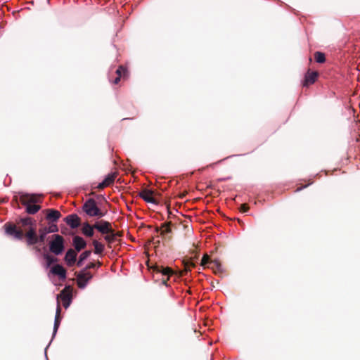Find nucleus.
Segmentation results:
<instances>
[{
	"label": "nucleus",
	"mask_w": 360,
	"mask_h": 360,
	"mask_svg": "<svg viewBox=\"0 0 360 360\" xmlns=\"http://www.w3.org/2000/svg\"><path fill=\"white\" fill-rule=\"evenodd\" d=\"M36 226V220L27 217L20 218L15 223L6 222L3 227L7 236L18 240H22L25 238L27 245L32 246L38 243Z\"/></svg>",
	"instance_id": "f257e3e1"
},
{
	"label": "nucleus",
	"mask_w": 360,
	"mask_h": 360,
	"mask_svg": "<svg viewBox=\"0 0 360 360\" xmlns=\"http://www.w3.org/2000/svg\"><path fill=\"white\" fill-rule=\"evenodd\" d=\"M20 202L26 207V212L30 214L37 213L40 209V205H35L40 202V196L34 194H22L20 196Z\"/></svg>",
	"instance_id": "f03ea898"
},
{
	"label": "nucleus",
	"mask_w": 360,
	"mask_h": 360,
	"mask_svg": "<svg viewBox=\"0 0 360 360\" xmlns=\"http://www.w3.org/2000/svg\"><path fill=\"white\" fill-rule=\"evenodd\" d=\"M84 212L89 217H102L105 213L103 212L96 205L93 198L88 199L83 205Z\"/></svg>",
	"instance_id": "7ed1b4c3"
},
{
	"label": "nucleus",
	"mask_w": 360,
	"mask_h": 360,
	"mask_svg": "<svg viewBox=\"0 0 360 360\" xmlns=\"http://www.w3.org/2000/svg\"><path fill=\"white\" fill-rule=\"evenodd\" d=\"M53 239L49 243V250L56 255H59L65 248L64 238L58 234L53 235Z\"/></svg>",
	"instance_id": "20e7f679"
},
{
	"label": "nucleus",
	"mask_w": 360,
	"mask_h": 360,
	"mask_svg": "<svg viewBox=\"0 0 360 360\" xmlns=\"http://www.w3.org/2000/svg\"><path fill=\"white\" fill-rule=\"evenodd\" d=\"M147 266L149 269H152L153 272L156 274H160L162 276H167V279H163L162 281V284L167 286V281L169 279V277L174 274V271L169 267H163L158 264L150 266L148 262H147Z\"/></svg>",
	"instance_id": "39448f33"
},
{
	"label": "nucleus",
	"mask_w": 360,
	"mask_h": 360,
	"mask_svg": "<svg viewBox=\"0 0 360 360\" xmlns=\"http://www.w3.org/2000/svg\"><path fill=\"white\" fill-rule=\"evenodd\" d=\"M75 274L77 276V285L80 289H84L93 277L91 272L83 269L78 273H75Z\"/></svg>",
	"instance_id": "423d86ee"
},
{
	"label": "nucleus",
	"mask_w": 360,
	"mask_h": 360,
	"mask_svg": "<svg viewBox=\"0 0 360 360\" xmlns=\"http://www.w3.org/2000/svg\"><path fill=\"white\" fill-rule=\"evenodd\" d=\"M94 228L102 234H108L109 232L112 231L111 224L109 221L103 220L95 223Z\"/></svg>",
	"instance_id": "0eeeda50"
},
{
	"label": "nucleus",
	"mask_w": 360,
	"mask_h": 360,
	"mask_svg": "<svg viewBox=\"0 0 360 360\" xmlns=\"http://www.w3.org/2000/svg\"><path fill=\"white\" fill-rule=\"evenodd\" d=\"M318 77V72H311L310 70H308L305 74L304 79L302 83L303 86H309V85L313 84L316 81Z\"/></svg>",
	"instance_id": "6e6552de"
},
{
	"label": "nucleus",
	"mask_w": 360,
	"mask_h": 360,
	"mask_svg": "<svg viewBox=\"0 0 360 360\" xmlns=\"http://www.w3.org/2000/svg\"><path fill=\"white\" fill-rule=\"evenodd\" d=\"M65 221L72 229L79 227L81 223V219L76 214L68 215L65 218Z\"/></svg>",
	"instance_id": "1a4fd4ad"
},
{
	"label": "nucleus",
	"mask_w": 360,
	"mask_h": 360,
	"mask_svg": "<svg viewBox=\"0 0 360 360\" xmlns=\"http://www.w3.org/2000/svg\"><path fill=\"white\" fill-rule=\"evenodd\" d=\"M153 193L151 190L144 189L139 193V196L147 202L158 204L157 200L153 196Z\"/></svg>",
	"instance_id": "9d476101"
},
{
	"label": "nucleus",
	"mask_w": 360,
	"mask_h": 360,
	"mask_svg": "<svg viewBox=\"0 0 360 360\" xmlns=\"http://www.w3.org/2000/svg\"><path fill=\"white\" fill-rule=\"evenodd\" d=\"M51 273L53 275H56L61 280H65L66 278V269L60 264L54 265L50 270Z\"/></svg>",
	"instance_id": "9b49d317"
},
{
	"label": "nucleus",
	"mask_w": 360,
	"mask_h": 360,
	"mask_svg": "<svg viewBox=\"0 0 360 360\" xmlns=\"http://www.w3.org/2000/svg\"><path fill=\"white\" fill-rule=\"evenodd\" d=\"M77 252H76L74 249H69L65 256V261L68 266H73L77 260Z\"/></svg>",
	"instance_id": "f8f14e48"
},
{
	"label": "nucleus",
	"mask_w": 360,
	"mask_h": 360,
	"mask_svg": "<svg viewBox=\"0 0 360 360\" xmlns=\"http://www.w3.org/2000/svg\"><path fill=\"white\" fill-rule=\"evenodd\" d=\"M172 225V222H167L162 224L161 228L156 227L155 232H160V235L164 237L165 239L168 238V240H171L172 236L167 237V234L172 232V229L170 226Z\"/></svg>",
	"instance_id": "ddd939ff"
},
{
	"label": "nucleus",
	"mask_w": 360,
	"mask_h": 360,
	"mask_svg": "<svg viewBox=\"0 0 360 360\" xmlns=\"http://www.w3.org/2000/svg\"><path fill=\"white\" fill-rule=\"evenodd\" d=\"M59 297L62 300L63 307L68 308L71 302V295L70 292H68V288H65L61 291L57 299L58 300Z\"/></svg>",
	"instance_id": "4468645a"
},
{
	"label": "nucleus",
	"mask_w": 360,
	"mask_h": 360,
	"mask_svg": "<svg viewBox=\"0 0 360 360\" xmlns=\"http://www.w3.org/2000/svg\"><path fill=\"white\" fill-rule=\"evenodd\" d=\"M73 245L76 252H80L86 246V241L80 236H76L72 239Z\"/></svg>",
	"instance_id": "2eb2a0df"
},
{
	"label": "nucleus",
	"mask_w": 360,
	"mask_h": 360,
	"mask_svg": "<svg viewBox=\"0 0 360 360\" xmlns=\"http://www.w3.org/2000/svg\"><path fill=\"white\" fill-rule=\"evenodd\" d=\"M45 211L46 212V219L52 222L57 221L61 217L60 212L56 210L47 209Z\"/></svg>",
	"instance_id": "dca6fc26"
},
{
	"label": "nucleus",
	"mask_w": 360,
	"mask_h": 360,
	"mask_svg": "<svg viewBox=\"0 0 360 360\" xmlns=\"http://www.w3.org/2000/svg\"><path fill=\"white\" fill-rule=\"evenodd\" d=\"M94 224L90 225L88 222H85L82 225V232L86 237H92L94 234Z\"/></svg>",
	"instance_id": "f3484780"
},
{
	"label": "nucleus",
	"mask_w": 360,
	"mask_h": 360,
	"mask_svg": "<svg viewBox=\"0 0 360 360\" xmlns=\"http://www.w3.org/2000/svg\"><path fill=\"white\" fill-rule=\"evenodd\" d=\"M184 270L179 271V277H182L186 275L188 271H190V267H194L195 266V263L192 261V259L184 260Z\"/></svg>",
	"instance_id": "a211bd4d"
},
{
	"label": "nucleus",
	"mask_w": 360,
	"mask_h": 360,
	"mask_svg": "<svg viewBox=\"0 0 360 360\" xmlns=\"http://www.w3.org/2000/svg\"><path fill=\"white\" fill-rule=\"evenodd\" d=\"M91 254V250H86L83 252L79 257L78 261L77 262V266H81L82 265V263L84 260H86Z\"/></svg>",
	"instance_id": "6ab92c4d"
},
{
	"label": "nucleus",
	"mask_w": 360,
	"mask_h": 360,
	"mask_svg": "<svg viewBox=\"0 0 360 360\" xmlns=\"http://www.w3.org/2000/svg\"><path fill=\"white\" fill-rule=\"evenodd\" d=\"M93 245L94 246V253L95 254H101L104 250V245L101 243L97 241L96 240H94L92 242Z\"/></svg>",
	"instance_id": "aec40b11"
},
{
	"label": "nucleus",
	"mask_w": 360,
	"mask_h": 360,
	"mask_svg": "<svg viewBox=\"0 0 360 360\" xmlns=\"http://www.w3.org/2000/svg\"><path fill=\"white\" fill-rule=\"evenodd\" d=\"M117 175L118 174L117 172L109 174L103 180L104 183L106 184L107 186H109L114 182Z\"/></svg>",
	"instance_id": "412c9836"
},
{
	"label": "nucleus",
	"mask_w": 360,
	"mask_h": 360,
	"mask_svg": "<svg viewBox=\"0 0 360 360\" xmlns=\"http://www.w3.org/2000/svg\"><path fill=\"white\" fill-rule=\"evenodd\" d=\"M49 233V231L46 227L40 229L39 230L38 243H44L45 241L46 236Z\"/></svg>",
	"instance_id": "4be33fe9"
},
{
	"label": "nucleus",
	"mask_w": 360,
	"mask_h": 360,
	"mask_svg": "<svg viewBox=\"0 0 360 360\" xmlns=\"http://www.w3.org/2000/svg\"><path fill=\"white\" fill-rule=\"evenodd\" d=\"M116 236H117V234L115 233L114 230L112 229V232H109L108 234H105L104 239L110 245L115 242Z\"/></svg>",
	"instance_id": "5701e85b"
},
{
	"label": "nucleus",
	"mask_w": 360,
	"mask_h": 360,
	"mask_svg": "<svg viewBox=\"0 0 360 360\" xmlns=\"http://www.w3.org/2000/svg\"><path fill=\"white\" fill-rule=\"evenodd\" d=\"M314 59L317 63H323L326 60L324 53L317 51L314 53Z\"/></svg>",
	"instance_id": "b1692460"
},
{
	"label": "nucleus",
	"mask_w": 360,
	"mask_h": 360,
	"mask_svg": "<svg viewBox=\"0 0 360 360\" xmlns=\"http://www.w3.org/2000/svg\"><path fill=\"white\" fill-rule=\"evenodd\" d=\"M116 74L119 77H122L123 78H125L127 76V70L122 65H120L116 70Z\"/></svg>",
	"instance_id": "393cba45"
},
{
	"label": "nucleus",
	"mask_w": 360,
	"mask_h": 360,
	"mask_svg": "<svg viewBox=\"0 0 360 360\" xmlns=\"http://www.w3.org/2000/svg\"><path fill=\"white\" fill-rule=\"evenodd\" d=\"M44 257L46 261L47 266H49L51 264L58 261L57 258L47 254L44 255Z\"/></svg>",
	"instance_id": "a878e982"
},
{
	"label": "nucleus",
	"mask_w": 360,
	"mask_h": 360,
	"mask_svg": "<svg viewBox=\"0 0 360 360\" xmlns=\"http://www.w3.org/2000/svg\"><path fill=\"white\" fill-rule=\"evenodd\" d=\"M210 264H212L211 268L214 270V273H217V271L221 270V264L219 262L213 260L210 262Z\"/></svg>",
	"instance_id": "bb28decb"
},
{
	"label": "nucleus",
	"mask_w": 360,
	"mask_h": 360,
	"mask_svg": "<svg viewBox=\"0 0 360 360\" xmlns=\"http://www.w3.org/2000/svg\"><path fill=\"white\" fill-rule=\"evenodd\" d=\"M60 323V316H55V321H54V326H53V335L56 333L59 326Z\"/></svg>",
	"instance_id": "cd10ccee"
},
{
	"label": "nucleus",
	"mask_w": 360,
	"mask_h": 360,
	"mask_svg": "<svg viewBox=\"0 0 360 360\" xmlns=\"http://www.w3.org/2000/svg\"><path fill=\"white\" fill-rule=\"evenodd\" d=\"M211 260L210 259V257L207 255H205L202 259L200 264L202 266H205L207 264L210 263Z\"/></svg>",
	"instance_id": "c85d7f7f"
},
{
	"label": "nucleus",
	"mask_w": 360,
	"mask_h": 360,
	"mask_svg": "<svg viewBox=\"0 0 360 360\" xmlns=\"http://www.w3.org/2000/svg\"><path fill=\"white\" fill-rule=\"evenodd\" d=\"M240 212H248V211L249 210V206H248L247 204H245V203L242 204V205H240Z\"/></svg>",
	"instance_id": "c756f323"
},
{
	"label": "nucleus",
	"mask_w": 360,
	"mask_h": 360,
	"mask_svg": "<svg viewBox=\"0 0 360 360\" xmlns=\"http://www.w3.org/2000/svg\"><path fill=\"white\" fill-rule=\"evenodd\" d=\"M49 233H53V232H57L58 231V226L56 225H51L49 229H48Z\"/></svg>",
	"instance_id": "7c9ffc66"
},
{
	"label": "nucleus",
	"mask_w": 360,
	"mask_h": 360,
	"mask_svg": "<svg viewBox=\"0 0 360 360\" xmlns=\"http://www.w3.org/2000/svg\"><path fill=\"white\" fill-rule=\"evenodd\" d=\"M96 264L94 262H90L83 270L88 271L89 269H93L96 267Z\"/></svg>",
	"instance_id": "2f4dec72"
},
{
	"label": "nucleus",
	"mask_w": 360,
	"mask_h": 360,
	"mask_svg": "<svg viewBox=\"0 0 360 360\" xmlns=\"http://www.w3.org/2000/svg\"><path fill=\"white\" fill-rule=\"evenodd\" d=\"M105 187H107V186H106V184H105L103 181L97 186V188L99 190H102Z\"/></svg>",
	"instance_id": "473e14b6"
},
{
	"label": "nucleus",
	"mask_w": 360,
	"mask_h": 360,
	"mask_svg": "<svg viewBox=\"0 0 360 360\" xmlns=\"http://www.w3.org/2000/svg\"><path fill=\"white\" fill-rule=\"evenodd\" d=\"M60 311H61V308H60V306L59 304V301H58V306H57V309H56V316H60Z\"/></svg>",
	"instance_id": "72a5a7b5"
},
{
	"label": "nucleus",
	"mask_w": 360,
	"mask_h": 360,
	"mask_svg": "<svg viewBox=\"0 0 360 360\" xmlns=\"http://www.w3.org/2000/svg\"><path fill=\"white\" fill-rule=\"evenodd\" d=\"M121 77L117 76V77L114 79L113 84H117L120 81Z\"/></svg>",
	"instance_id": "f704fd0d"
},
{
	"label": "nucleus",
	"mask_w": 360,
	"mask_h": 360,
	"mask_svg": "<svg viewBox=\"0 0 360 360\" xmlns=\"http://www.w3.org/2000/svg\"><path fill=\"white\" fill-rule=\"evenodd\" d=\"M154 240H155V238H152L151 240H150V242L158 244V245L160 243V240H158L156 242H155Z\"/></svg>",
	"instance_id": "c9c22d12"
},
{
	"label": "nucleus",
	"mask_w": 360,
	"mask_h": 360,
	"mask_svg": "<svg viewBox=\"0 0 360 360\" xmlns=\"http://www.w3.org/2000/svg\"><path fill=\"white\" fill-rule=\"evenodd\" d=\"M185 195H185L184 193H182V194H181V195H179V198H184L185 197Z\"/></svg>",
	"instance_id": "e433bc0d"
},
{
	"label": "nucleus",
	"mask_w": 360,
	"mask_h": 360,
	"mask_svg": "<svg viewBox=\"0 0 360 360\" xmlns=\"http://www.w3.org/2000/svg\"><path fill=\"white\" fill-rule=\"evenodd\" d=\"M167 209H168V214H169V216L171 214V212L169 211V207H167Z\"/></svg>",
	"instance_id": "4c0bfd02"
},
{
	"label": "nucleus",
	"mask_w": 360,
	"mask_h": 360,
	"mask_svg": "<svg viewBox=\"0 0 360 360\" xmlns=\"http://www.w3.org/2000/svg\"><path fill=\"white\" fill-rule=\"evenodd\" d=\"M301 189H302V188H297L296 191H300Z\"/></svg>",
	"instance_id": "58836bf2"
},
{
	"label": "nucleus",
	"mask_w": 360,
	"mask_h": 360,
	"mask_svg": "<svg viewBox=\"0 0 360 360\" xmlns=\"http://www.w3.org/2000/svg\"><path fill=\"white\" fill-rule=\"evenodd\" d=\"M98 266H101V263L100 262H98Z\"/></svg>",
	"instance_id": "ea45409f"
}]
</instances>
